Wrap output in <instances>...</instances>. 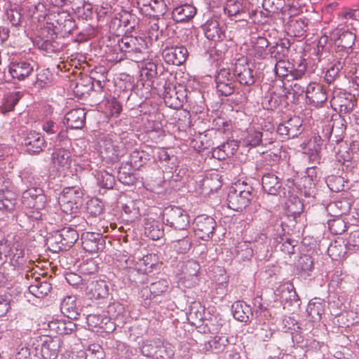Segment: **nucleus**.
I'll use <instances>...</instances> for the list:
<instances>
[{"label":"nucleus","instance_id":"1","mask_svg":"<svg viewBox=\"0 0 359 359\" xmlns=\"http://www.w3.org/2000/svg\"><path fill=\"white\" fill-rule=\"evenodd\" d=\"M34 182L27 180L26 189H24V214L29 220L37 221L41 218L46 206V197L39 187V177H32Z\"/></svg>","mask_w":359,"mask_h":359},{"label":"nucleus","instance_id":"2","mask_svg":"<svg viewBox=\"0 0 359 359\" xmlns=\"http://www.w3.org/2000/svg\"><path fill=\"white\" fill-rule=\"evenodd\" d=\"M60 339L58 337L42 336L31 339L26 347V352L37 358L43 359H55L60 348Z\"/></svg>","mask_w":359,"mask_h":359},{"label":"nucleus","instance_id":"3","mask_svg":"<svg viewBox=\"0 0 359 359\" xmlns=\"http://www.w3.org/2000/svg\"><path fill=\"white\" fill-rule=\"evenodd\" d=\"M111 134H101L97 137L98 151L108 163H116L124 155L123 144Z\"/></svg>","mask_w":359,"mask_h":359},{"label":"nucleus","instance_id":"4","mask_svg":"<svg viewBox=\"0 0 359 359\" xmlns=\"http://www.w3.org/2000/svg\"><path fill=\"white\" fill-rule=\"evenodd\" d=\"M353 25L351 27L346 25L340 24L332 32L331 39L334 41L339 52H344L346 57L352 54L353 46L355 44L356 34L354 32Z\"/></svg>","mask_w":359,"mask_h":359},{"label":"nucleus","instance_id":"5","mask_svg":"<svg viewBox=\"0 0 359 359\" xmlns=\"http://www.w3.org/2000/svg\"><path fill=\"white\" fill-rule=\"evenodd\" d=\"M24 286L27 287V292H24V297L32 304H35V299L44 297L51 290L50 284L46 280L39 277L30 278L28 273L24 278Z\"/></svg>","mask_w":359,"mask_h":359},{"label":"nucleus","instance_id":"6","mask_svg":"<svg viewBox=\"0 0 359 359\" xmlns=\"http://www.w3.org/2000/svg\"><path fill=\"white\" fill-rule=\"evenodd\" d=\"M164 223L171 228L182 231H188L190 220L187 212L180 207L170 206L164 210L163 212Z\"/></svg>","mask_w":359,"mask_h":359},{"label":"nucleus","instance_id":"7","mask_svg":"<svg viewBox=\"0 0 359 359\" xmlns=\"http://www.w3.org/2000/svg\"><path fill=\"white\" fill-rule=\"evenodd\" d=\"M83 193L78 187L65 188L58 198L62 211L66 214L76 213L82 203Z\"/></svg>","mask_w":359,"mask_h":359},{"label":"nucleus","instance_id":"8","mask_svg":"<svg viewBox=\"0 0 359 359\" xmlns=\"http://www.w3.org/2000/svg\"><path fill=\"white\" fill-rule=\"evenodd\" d=\"M224 13L230 18L247 22L251 18L250 4L248 0H227L224 7Z\"/></svg>","mask_w":359,"mask_h":359},{"label":"nucleus","instance_id":"9","mask_svg":"<svg viewBox=\"0 0 359 359\" xmlns=\"http://www.w3.org/2000/svg\"><path fill=\"white\" fill-rule=\"evenodd\" d=\"M233 76L242 85L251 86L255 81V71L250 67L247 58L242 57L236 60L233 67Z\"/></svg>","mask_w":359,"mask_h":359},{"label":"nucleus","instance_id":"10","mask_svg":"<svg viewBox=\"0 0 359 359\" xmlns=\"http://www.w3.org/2000/svg\"><path fill=\"white\" fill-rule=\"evenodd\" d=\"M216 222L209 216L200 215L194 220V232L196 236L203 241H208L213 234Z\"/></svg>","mask_w":359,"mask_h":359},{"label":"nucleus","instance_id":"11","mask_svg":"<svg viewBox=\"0 0 359 359\" xmlns=\"http://www.w3.org/2000/svg\"><path fill=\"white\" fill-rule=\"evenodd\" d=\"M215 83L216 88L222 95L229 96L234 91V76L229 69H221L215 77Z\"/></svg>","mask_w":359,"mask_h":359},{"label":"nucleus","instance_id":"12","mask_svg":"<svg viewBox=\"0 0 359 359\" xmlns=\"http://www.w3.org/2000/svg\"><path fill=\"white\" fill-rule=\"evenodd\" d=\"M82 247L90 253L102 251L105 247V241L102 234L95 232H85L81 235Z\"/></svg>","mask_w":359,"mask_h":359},{"label":"nucleus","instance_id":"13","mask_svg":"<svg viewBox=\"0 0 359 359\" xmlns=\"http://www.w3.org/2000/svg\"><path fill=\"white\" fill-rule=\"evenodd\" d=\"M269 134L268 132L262 133L254 128H250L243 139V144L250 147H255L260 144L266 147L273 143V137H269Z\"/></svg>","mask_w":359,"mask_h":359},{"label":"nucleus","instance_id":"14","mask_svg":"<svg viewBox=\"0 0 359 359\" xmlns=\"http://www.w3.org/2000/svg\"><path fill=\"white\" fill-rule=\"evenodd\" d=\"M345 121L341 118H335L332 123H328L323 128V136L332 142H339L344 138L346 130Z\"/></svg>","mask_w":359,"mask_h":359},{"label":"nucleus","instance_id":"15","mask_svg":"<svg viewBox=\"0 0 359 359\" xmlns=\"http://www.w3.org/2000/svg\"><path fill=\"white\" fill-rule=\"evenodd\" d=\"M187 55L188 51L182 46L166 47L162 52V56L166 63L177 66L183 64Z\"/></svg>","mask_w":359,"mask_h":359},{"label":"nucleus","instance_id":"16","mask_svg":"<svg viewBox=\"0 0 359 359\" xmlns=\"http://www.w3.org/2000/svg\"><path fill=\"white\" fill-rule=\"evenodd\" d=\"M306 99L311 104L320 107L327 99V95L323 86L316 82H311L306 87Z\"/></svg>","mask_w":359,"mask_h":359},{"label":"nucleus","instance_id":"17","mask_svg":"<svg viewBox=\"0 0 359 359\" xmlns=\"http://www.w3.org/2000/svg\"><path fill=\"white\" fill-rule=\"evenodd\" d=\"M274 294L276 297V301H279L282 304H289L292 305L298 303L299 299L298 295L294 290V286L289 283H283L279 285L275 290Z\"/></svg>","mask_w":359,"mask_h":359},{"label":"nucleus","instance_id":"18","mask_svg":"<svg viewBox=\"0 0 359 359\" xmlns=\"http://www.w3.org/2000/svg\"><path fill=\"white\" fill-rule=\"evenodd\" d=\"M251 198L252 194H248V191L243 194L229 191L227 196L228 207L236 211H242L248 205Z\"/></svg>","mask_w":359,"mask_h":359},{"label":"nucleus","instance_id":"19","mask_svg":"<svg viewBox=\"0 0 359 359\" xmlns=\"http://www.w3.org/2000/svg\"><path fill=\"white\" fill-rule=\"evenodd\" d=\"M86 115L84 109H73L66 114L64 124L71 129H81L86 123Z\"/></svg>","mask_w":359,"mask_h":359},{"label":"nucleus","instance_id":"20","mask_svg":"<svg viewBox=\"0 0 359 359\" xmlns=\"http://www.w3.org/2000/svg\"><path fill=\"white\" fill-rule=\"evenodd\" d=\"M45 145V140L40 133L30 132L24 138V146L26 147V152L31 155L39 154Z\"/></svg>","mask_w":359,"mask_h":359},{"label":"nucleus","instance_id":"21","mask_svg":"<svg viewBox=\"0 0 359 359\" xmlns=\"http://www.w3.org/2000/svg\"><path fill=\"white\" fill-rule=\"evenodd\" d=\"M52 161L58 170L65 172L71 168L72 161L71 153L67 149H57L52 154Z\"/></svg>","mask_w":359,"mask_h":359},{"label":"nucleus","instance_id":"22","mask_svg":"<svg viewBox=\"0 0 359 359\" xmlns=\"http://www.w3.org/2000/svg\"><path fill=\"white\" fill-rule=\"evenodd\" d=\"M199 269V264L193 259L188 260L183 264L182 270L184 276L182 278L188 282L187 287H191L196 284Z\"/></svg>","mask_w":359,"mask_h":359},{"label":"nucleus","instance_id":"23","mask_svg":"<svg viewBox=\"0 0 359 359\" xmlns=\"http://www.w3.org/2000/svg\"><path fill=\"white\" fill-rule=\"evenodd\" d=\"M60 310L68 318L76 319L81 311V308L76 302V297L73 295L64 297L60 304Z\"/></svg>","mask_w":359,"mask_h":359},{"label":"nucleus","instance_id":"24","mask_svg":"<svg viewBox=\"0 0 359 359\" xmlns=\"http://www.w3.org/2000/svg\"><path fill=\"white\" fill-rule=\"evenodd\" d=\"M87 295L90 299H104L109 294V289L104 280H93L86 285Z\"/></svg>","mask_w":359,"mask_h":359},{"label":"nucleus","instance_id":"25","mask_svg":"<svg viewBox=\"0 0 359 359\" xmlns=\"http://www.w3.org/2000/svg\"><path fill=\"white\" fill-rule=\"evenodd\" d=\"M252 47L249 50V55L255 59L262 60L266 57L268 52L266 50L269 46V41L265 37L257 36L252 38Z\"/></svg>","mask_w":359,"mask_h":359},{"label":"nucleus","instance_id":"26","mask_svg":"<svg viewBox=\"0 0 359 359\" xmlns=\"http://www.w3.org/2000/svg\"><path fill=\"white\" fill-rule=\"evenodd\" d=\"M351 206V203L348 199L341 198L330 203L326 206V211L331 217H341L349 212Z\"/></svg>","mask_w":359,"mask_h":359},{"label":"nucleus","instance_id":"27","mask_svg":"<svg viewBox=\"0 0 359 359\" xmlns=\"http://www.w3.org/2000/svg\"><path fill=\"white\" fill-rule=\"evenodd\" d=\"M263 189L271 195H276L282 187L280 180L273 173H266L262 179Z\"/></svg>","mask_w":359,"mask_h":359},{"label":"nucleus","instance_id":"28","mask_svg":"<svg viewBox=\"0 0 359 359\" xmlns=\"http://www.w3.org/2000/svg\"><path fill=\"white\" fill-rule=\"evenodd\" d=\"M133 42L132 60L135 62H140L142 60H144L145 57L148 56V47L146 41L142 37L133 36Z\"/></svg>","mask_w":359,"mask_h":359},{"label":"nucleus","instance_id":"29","mask_svg":"<svg viewBox=\"0 0 359 359\" xmlns=\"http://www.w3.org/2000/svg\"><path fill=\"white\" fill-rule=\"evenodd\" d=\"M196 13V8L191 4H185L175 7L172 13L176 22H184L192 18Z\"/></svg>","mask_w":359,"mask_h":359},{"label":"nucleus","instance_id":"30","mask_svg":"<svg viewBox=\"0 0 359 359\" xmlns=\"http://www.w3.org/2000/svg\"><path fill=\"white\" fill-rule=\"evenodd\" d=\"M229 339L225 336H215L204 344L205 352L219 353L223 352L229 344Z\"/></svg>","mask_w":359,"mask_h":359},{"label":"nucleus","instance_id":"31","mask_svg":"<svg viewBox=\"0 0 359 359\" xmlns=\"http://www.w3.org/2000/svg\"><path fill=\"white\" fill-rule=\"evenodd\" d=\"M305 346L306 347V355L313 359H320L327 351V346L323 342H320L316 339L306 341Z\"/></svg>","mask_w":359,"mask_h":359},{"label":"nucleus","instance_id":"32","mask_svg":"<svg viewBox=\"0 0 359 359\" xmlns=\"http://www.w3.org/2000/svg\"><path fill=\"white\" fill-rule=\"evenodd\" d=\"M231 309L234 318L241 322H247L253 315L251 307L244 302H236Z\"/></svg>","mask_w":359,"mask_h":359},{"label":"nucleus","instance_id":"33","mask_svg":"<svg viewBox=\"0 0 359 359\" xmlns=\"http://www.w3.org/2000/svg\"><path fill=\"white\" fill-rule=\"evenodd\" d=\"M203 31L206 38L214 41L222 40L224 36L217 20L208 21L203 26Z\"/></svg>","mask_w":359,"mask_h":359},{"label":"nucleus","instance_id":"34","mask_svg":"<svg viewBox=\"0 0 359 359\" xmlns=\"http://www.w3.org/2000/svg\"><path fill=\"white\" fill-rule=\"evenodd\" d=\"M162 227L158 221L151 218L145 219L144 233L148 238L154 241L159 239L163 235Z\"/></svg>","mask_w":359,"mask_h":359},{"label":"nucleus","instance_id":"35","mask_svg":"<svg viewBox=\"0 0 359 359\" xmlns=\"http://www.w3.org/2000/svg\"><path fill=\"white\" fill-rule=\"evenodd\" d=\"M350 62L351 58L346 57L343 61L340 59L339 60L335 61L334 63L331 64L325 76V81L327 83H331L334 81V80L338 76L340 70L344 68L346 70V66L347 65H349Z\"/></svg>","mask_w":359,"mask_h":359},{"label":"nucleus","instance_id":"36","mask_svg":"<svg viewBox=\"0 0 359 359\" xmlns=\"http://www.w3.org/2000/svg\"><path fill=\"white\" fill-rule=\"evenodd\" d=\"M48 329L57 334L65 335L71 334L75 328L72 322L66 323L64 320L55 319L48 323Z\"/></svg>","mask_w":359,"mask_h":359},{"label":"nucleus","instance_id":"37","mask_svg":"<svg viewBox=\"0 0 359 359\" xmlns=\"http://www.w3.org/2000/svg\"><path fill=\"white\" fill-rule=\"evenodd\" d=\"M16 203V194L10 189L0 190V210L11 211Z\"/></svg>","mask_w":359,"mask_h":359},{"label":"nucleus","instance_id":"38","mask_svg":"<svg viewBox=\"0 0 359 359\" xmlns=\"http://www.w3.org/2000/svg\"><path fill=\"white\" fill-rule=\"evenodd\" d=\"M151 255H146L142 257L135 255L128 257L126 259L127 267L131 268L135 265H138V270L147 271L148 268H151L153 264L151 263Z\"/></svg>","mask_w":359,"mask_h":359},{"label":"nucleus","instance_id":"39","mask_svg":"<svg viewBox=\"0 0 359 359\" xmlns=\"http://www.w3.org/2000/svg\"><path fill=\"white\" fill-rule=\"evenodd\" d=\"M144 130L149 134L151 138L156 139V141L161 140L165 135L162 124L158 121L147 119L144 123Z\"/></svg>","mask_w":359,"mask_h":359},{"label":"nucleus","instance_id":"40","mask_svg":"<svg viewBox=\"0 0 359 359\" xmlns=\"http://www.w3.org/2000/svg\"><path fill=\"white\" fill-rule=\"evenodd\" d=\"M158 348L154 352L152 359H172L174 355L173 346L168 342L157 339Z\"/></svg>","mask_w":359,"mask_h":359},{"label":"nucleus","instance_id":"41","mask_svg":"<svg viewBox=\"0 0 359 359\" xmlns=\"http://www.w3.org/2000/svg\"><path fill=\"white\" fill-rule=\"evenodd\" d=\"M325 304L320 299L311 300L307 306L306 312L313 321L319 320L324 313Z\"/></svg>","mask_w":359,"mask_h":359},{"label":"nucleus","instance_id":"42","mask_svg":"<svg viewBox=\"0 0 359 359\" xmlns=\"http://www.w3.org/2000/svg\"><path fill=\"white\" fill-rule=\"evenodd\" d=\"M22 97L20 91L13 92L8 93L3 99L2 105L1 107V111L2 114H6L14 109V107Z\"/></svg>","mask_w":359,"mask_h":359},{"label":"nucleus","instance_id":"43","mask_svg":"<svg viewBox=\"0 0 359 359\" xmlns=\"http://www.w3.org/2000/svg\"><path fill=\"white\" fill-rule=\"evenodd\" d=\"M62 241L65 243V246L68 250L78 240L79 233L72 227L66 226L57 231Z\"/></svg>","mask_w":359,"mask_h":359},{"label":"nucleus","instance_id":"44","mask_svg":"<svg viewBox=\"0 0 359 359\" xmlns=\"http://www.w3.org/2000/svg\"><path fill=\"white\" fill-rule=\"evenodd\" d=\"M97 184L103 189H112L115 183L114 177L109 172L104 170L96 171L95 174Z\"/></svg>","mask_w":359,"mask_h":359},{"label":"nucleus","instance_id":"45","mask_svg":"<svg viewBox=\"0 0 359 359\" xmlns=\"http://www.w3.org/2000/svg\"><path fill=\"white\" fill-rule=\"evenodd\" d=\"M98 271V264L93 259H87L79 266V273L87 279V276L95 275Z\"/></svg>","mask_w":359,"mask_h":359},{"label":"nucleus","instance_id":"46","mask_svg":"<svg viewBox=\"0 0 359 359\" xmlns=\"http://www.w3.org/2000/svg\"><path fill=\"white\" fill-rule=\"evenodd\" d=\"M46 245L48 250L54 253L67 250L57 231L47 238Z\"/></svg>","mask_w":359,"mask_h":359},{"label":"nucleus","instance_id":"47","mask_svg":"<svg viewBox=\"0 0 359 359\" xmlns=\"http://www.w3.org/2000/svg\"><path fill=\"white\" fill-rule=\"evenodd\" d=\"M287 129V139L294 138L302 133V120L299 116H294L285 122Z\"/></svg>","mask_w":359,"mask_h":359},{"label":"nucleus","instance_id":"48","mask_svg":"<svg viewBox=\"0 0 359 359\" xmlns=\"http://www.w3.org/2000/svg\"><path fill=\"white\" fill-rule=\"evenodd\" d=\"M141 204L140 201L128 200L126 203L122 204V209L131 219H135L140 215V205Z\"/></svg>","mask_w":359,"mask_h":359},{"label":"nucleus","instance_id":"49","mask_svg":"<svg viewBox=\"0 0 359 359\" xmlns=\"http://www.w3.org/2000/svg\"><path fill=\"white\" fill-rule=\"evenodd\" d=\"M174 248L178 253L187 252L191 246V240L189 237V232H182V238L177 239L174 242Z\"/></svg>","mask_w":359,"mask_h":359},{"label":"nucleus","instance_id":"50","mask_svg":"<svg viewBox=\"0 0 359 359\" xmlns=\"http://www.w3.org/2000/svg\"><path fill=\"white\" fill-rule=\"evenodd\" d=\"M149 160V154L144 151L135 150L130 154V163L135 168L141 167Z\"/></svg>","mask_w":359,"mask_h":359},{"label":"nucleus","instance_id":"51","mask_svg":"<svg viewBox=\"0 0 359 359\" xmlns=\"http://www.w3.org/2000/svg\"><path fill=\"white\" fill-rule=\"evenodd\" d=\"M142 62L140 66L141 75L145 76L147 79L150 80L154 78L157 74V65L152 61L142 60Z\"/></svg>","mask_w":359,"mask_h":359},{"label":"nucleus","instance_id":"52","mask_svg":"<svg viewBox=\"0 0 359 359\" xmlns=\"http://www.w3.org/2000/svg\"><path fill=\"white\" fill-rule=\"evenodd\" d=\"M327 222L328 228L333 234H341L346 231V223L340 217H334Z\"/></svg>","mask_w":359,"mask_h":359},{"label":"nucleus","instance_id":"53","mask_svg":"<svg viewBox=\"0 0 359 359\" xmlns=\"http://www.w3.org/2000/svg\"><path fill=\"white\" fill-rule=\"evenodd\" d=\"M107 317H104L97 314H89L86 317V323L90 329L97 327L102 328L109 321Z\"/></svg>","mask_w":359,"mask_h":359},{"label":"nucleus","instance_id":"54","mask_svg":"<svg viewBox=\"0 0 359 359\" xmlns=\"http://www.w3.org/2000/svg\"><path fill=\"white\" fill-rule=\"evenodd\" d=\"M292 69V65L285 60H278L275 65V73L280 78L288 76Z\"/></svg>","mask_w":359,"mask_h":359},{"label":"nucleus","instance_id":"55","mask_svg":"<svg viewBox=\"0 0 359 359\" xmlns=\"http://www.w3.org/2000/svg\"><path fill=\"white\" fill-rule=\"evenodd\" d=\"M84 355L86 359H103L104 353L101 346L93 344L88 346Z\"/></svg>","mask_w":359,"mask_h":359},{"label":"nucleus","instance_id":"56","mask_svg":"<svg viewBox=\"0 0 359 359\" xmlns=\"http://www.w3.org/2000/svg\"><path fill=\"white\" fill-rule=\"evenodd\" d=\"M133 36H123L121 39L118 40L117 46L118 48L123 53L128 54V57H129L132 60L133 55V49L132 45H133Z\"/></svg>","mask_w":359,"mask_h":359},{"label":"nucleus","instance_id":"57","mask_svg":"<svg viewBox=\"0 0 359 359\" xmlns=\"http://www.w3.org/2000/svg\"><path fill=\"white\" fill-rule=\"evenodd\" d=\"M328 187L334 192H339L344 188V180L339 175L329 176L326 180Z\"/></svg>","mask_w":359,"mask_h":359},{"label":"nucleus","instance_id":"58","mask_svg":"<svg viewBox=\"0 0 359 359\" xmlns=\"http://www.w3.org/2000/svg\"><path fill=\"white\" fill-rule=\"evenodd\" d=\"M104 205L98 198H92L87 203V211L93 216H98L103 212Z\"/></svg>","mask_w":359,"mask_h":359},{"label":"nucleus","instance_id":"59","mask_svg":"<svg viewBox=\"0 0 359 359\" xmlns=\"http://www.w3.org/2000/svg\"><path fill=\"white\" fill-rule=\"evenodd\" d=\"M65 279L69 285L79 287L81 289L84 288L87 285V279L81 274L78 275L74 273H69L66 275Z\"/></svg>","mask_w":359,"mask_h":359},{"label":"nucleus","instance_id":"60","mask_svg":"<svg viewBox=\"0 0 359 359\" xmlns=\"http://www.w3.org/2000/svg\"><path fill=\"white\" fill-rule=\"evenodd\" d=\"M327 253L329 256L332 259H338L341 257H344L346 251L344 250V247L341 245H339L337 241L332 243L328 248H327Z\"/></svg>","mask_w":359,"mask_h":359},{"label":"nucleus","instance_id":"61","mask_svg":"<svg viewBox=\"0 0 359 359\" xmlns=\"http://www.w3.org/2000/svg\"><path fill=\"white\" fill-rule=\"evenodd\" d=\"M8 19L13 26H19L21 25L22 15L21 8L17 6L11 8L7 11Z\"/></svg>","mask_w":359,"mask_h":359},{"label":"nucleus","instance_id":"62","mask_svg":"<svg viewBox=\"0 0 359 359\" xmlns=\"http://www.w3.org/2000/svg\"><path fill=\"white\" fill-rule=\"evenodd\" d=\"M149 11L153 15H162L166 12V5L163 0H151Z\"/></svg>","mask_w":359,"mask_h":359},{"label":"nucleus","instance_id":"63","mask_svg":"<svg viewBox=\"0 0 359 359\" xmlns=\"http://www.w3.org/2000/svg\"><path fill=\"white\" fill-rule=\"evenodd\" d=\"M345 248L351 251L359 250V230L351 232L346 241Z\"/></svg>","mask_w":359,"mask_h":359},{"label":"nucleus","instance_id":"64","mask_svg":"<svg viewBox=\"0 0 359 359\" xmlns=\"http://www.w3.org/2000/svg\"><path fill=\"white\" fill-rule=\"evenodd\" d=\"M116 354L118 359H129L133 355V351L126 344L118 343L116 348Z\"/></svg>","mask_w":359,"mask_h":359}]
</instances>
